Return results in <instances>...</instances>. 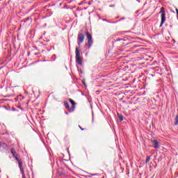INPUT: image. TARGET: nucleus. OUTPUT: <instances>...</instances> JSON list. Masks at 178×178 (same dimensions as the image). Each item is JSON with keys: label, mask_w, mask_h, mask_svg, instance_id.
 <instances>
[{"label": "nucleus", "mask_w": 178, "mask_h": 178, "mask_svg": "<svg viewBox=\"0 0 178 178\" xmlns=\"http://www.w3.org/2000/svg\"><path fill=\"white\" fill-rule=\"evenodd\" d=\"M160 13L161 15V24H160V27H162V26L163 25V23H165V22L166 20V13H165V8L162 7L161 8Z\"/></svg>", "instance_id": "obj_1"}, {"label": "nucleus", "mask_w": 178, "mask_h": 178, "mask_svg": "<svg viewBox=\"0 0 178 178\" xmlns=\"http://www.w3.org/2000/svg\"><path fill=\"white\" fill-rule=\"evenodd\" d=\"M75 54L76 60L78 65H82L83 63L81 62V56L80 55V51L79 50V47H76Z\"/></svg>", "instance_id": "obj_2"}, {"label": "nucleus", "mask_w": 178, "mask_h": 178, "mask_svg": "<svg viewBox=\"0 0 178 178\" xmlns=\"http://www.w3.org/2000/svg\"><path fill=\"white\" fill-rule=\"evenodd\" d=\"M86 37L88 38V44L89 45L88 48H91L92 46V44H94V41L92 40V36L90 33L86 32Z\"/></svg>", "instance_id": "obj_3"}, {"label": "nucleus", "mask_w": 178, "mask_h": 178, "mask_svg": "<svg viewBox=\"0 0 178 178\" xmlns=\"http://www.w3.org/2000/svg\"><path fill=\"white\" fill-rule=\"evenodd\" d=\"M84 34L79 33L78 34V45L80 46V44H83L84 42Z\"/></svg>", "instance_id": "obj_4"}, {"label": "nucleus", "mask_w": 178, "mask_h": 178, "mask_svg": "<svg viewBox=\"0 0 178 178\" xmlns=\"http://www.w3.org/2000/svg\"><path fill=\"white\" fill-rule=\"evenodd\" d=\"M152 143L154 145V148H156V149L159 148V142L157 140H152Z\"/></svg>", "instance_id": "obj_5"}, {"label": "nucleus", "mask_w": 178, "mask_h": 178, "mask_svg": "<svg viewBox=\"0 0 178 178\" xmlns=\"http://www.w3.org/2000/svg\"><path fill=\"white\" fill-rule=\"evenodd\" d=\"M69 101L70 102V104H72V110H69V112H74V105H76V102H74V101H73V99H69Z\"/></svg>", "instance_id": "obj_6"}, {"label": "nucleus", "mask_w": 178, "mask_h": 178, "mask_svg": "<svg viewBox=\"0 0 178 178\" xmlns=\"http://www.w3.org/2000/svg\"><path fill=\"white\" fill-rule=\"evenodd\" d=\"M18 164H19V168L22 173H23V172H24V170H23V162L22 161V160L18 161Z\"/></svg>", "instance_id": "obj_7"}, {"label": "nucleus", "mask_w": 178, "mask_h": 178, "mask_svg": "<svg viewBox=\"0 0 178 178\" xmlns=\"http://www.w3.org/2000/svg\"><path fill=\"white\" fill-rule=\"evenodd\" d=\"M0 147H2L3 149H8V145L5 143H0Z\"/></svg>", "instance_id": "obj_8"}, {"label": "nucleus", "mask_w": 178, "mask_h": 178, "mask_svg": "<svg viewBox=\"0 0 178 178\" xmlns=\"http://www.w3.org/2000/svg\"><path fill=\"white\" fill-rule=\"evenodd\" d=\"M64 105L66 109H67L68 111H72V109H70V106H69V103H67V102H64Z\"/></svg>", "instance_id": "obj_9"}, {"label": "nucleus", "mask_w": 178, "mask_h": 178, "mask_svg": "<svg viewBox=\"0 0 178 178\" xmlns=\"http://www.w3.org/2000/svg\"><path fill=\"white\" fill-rule=\"evenodd\" d=\"M11 154L13 156H17V154L16 153V152H15V149H11Z\"/></svg>", "instance_id": "obj_10"}, {"label": "nucleus", "mask_w": 178, "mask_h": 178, "mask_svg": "<svg viewBox=\"0 0 178 178\" xmlns=\"http://www.w3.org/2000/svg\"><path fill=\"white\" fill-rule=\"evenodd\" d=\"M149 161H151V157H149V156H147L146 158V163H148V162H149Z\"/></svg>", "instance_id": "obj_11"}, {"label": "nucleus", "mask_w": 178, "mask_h": 178, "mask_svg": "<svg viewBox=\"0 0 178 178\" xmlns=\"http://www.w3.org/2000/svg\"><path fill=\"white\" fill-rule=\"evenodd\" d=\"M118 118H119L120 122H123V116L118 115Z\"/></svg>", "instance_id": "obj_12"}, {"label": "nucleus", "mask_w": 178, "mask_h": 178, "mask_svg": "<svg viewBox=\"0 0 178 178\" xmlns=\"http://www.w3.org/2000/svg\"><path fill=\"white\" fill-rule=\"evenodd\" d=\"M14 157L15 158L16 161H19V158H17V156H14Z\"/></svg>", "instance_id": "obj_13"}, {"label": "nucleus", "mask_w": 178, "mask_h": 178, "mask_svg": "<svg viewBox=\"0 0 178 178\" xmlns=\"http://www.w3.org/2000/svg\"><path fill=\"white\" fill-rule=\"evenodd\" d=\"M176 12H177V17H178V9L176 8Z\"/></svg>", "instance_id": "obj_14"}, {"label": "nucleus", "mask_w": 178, "mask_h": 178, "mask_svg": "<svg viewBox=\"0 0 178 178\" xmlns=\"http://www.w3.org/2000/svg\"><path fill=\"white\" fill-rule=\"evenodd\" d=\"M79 127L81 129V130H84V129H83V128H81V126H79Z\"/></svg>", "instance_id": "obj_15"}, {"label": "nucleus", "mask_w": 178, "mask_h": 178, "mask_svg": "<svg viewBox=\"0 0 178 178\" xmlns=\"http://www.w3.org/2000/svg\"><path fill=\"white\" fill-rule=\"evenodd\" d=\"M65 115H69V113L65 111Z\"/></svg>", "instance_id": "obj_16"}, {"label": "nucleus", "mask_w": 178, "mask_h": 178, "mask_svg": "<svg viewBox=\"0 0 178 178\" xmlns=\"http://www.w3.org/2000/svg\"><path fill=\"white\" fill-rule=\"evenodd\" d=\"M22 178H25L24 177H23Z\"/></svg>", "instance_id": "obj_17"}]
</instances>
